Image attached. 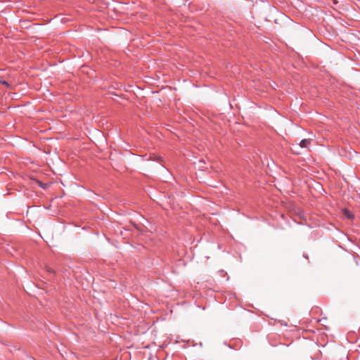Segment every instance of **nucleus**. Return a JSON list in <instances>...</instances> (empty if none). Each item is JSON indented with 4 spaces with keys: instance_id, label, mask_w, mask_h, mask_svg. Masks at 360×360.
I'll list each match as a JSON object with an SVG mask.
<instances>
[{
    "instance_id": "5",
    "label": "nucleus",
    "mask_w": 360,
    "mask_h": 360,
    "mask_svg": "<svg viewBox=\"0 0 360 360\" xmlns=\"http://www.w3.org/2000/svg\"><path fill=\"white\" fill-rule=\"evenodd\" d=\"M0 83H1V84H5V85L8 86V82H6V81H0Z\"/></svg>"
},
{
    "instance_id": "4",
    "label": "nucleus",
    "mask_w": 360,
    "mask_h": 360,
    "mask_svg": "<svg viewBox=\"0 0 360 360\" xmlns=\"http://www.w3.org/2000/svg\"><path fill=\"white\" fill-rule=\"evenodd\" d=\"M326 316H324L323 319H318L317 321L318 322H321L322 321H326Z\"/></svg>"
},
{
    "instance_id": "3",
    "label": "nucleus",
    "mask_w": 360,
    "mask_h": 360,
    "mask_svg": "<svg viewBox=\"0 0 360 360\" xmlns=\"http://www.w3.org/2000/svg\"><path fill=\"white\" fill-rule=\"evenodd\" d=\"M153 157L154 158L153 160L162 161V158L156 155H153Z\"/></svg>"
},
{
    "instance_id": "2",
    "label": "nucleus",
    "mask_w": 360,
    "mask_h": 360,
    "mask_svg": "<svg viewBox=\"0 0 360 360\" xmlns=\"http://www.w3.org/2000/svg\"><path fill=\"white\" fill-rule=\"evenodd\" d=\"M342 212H343L344 216L345 217H347V219H352V213L349 210L345 209V210H342Z\"/></svg>"
},
{
    "instance_id": "1",
    "label": "nucleus",
    "mask_w": 360,
    "mask_h": 360,
    "mask_svg": "<svg viewBox=\"0 0 360 360\" xmlns=\"http://www.w3.org/2000/svg\"><path fill=\"white\" fill-rule=\"evenodd\" d=\"M311 143V139H305L300 141L299 144H297L301 148H307L309 145Z\"/></svg>"
},
{
    "instance_id": "6",
    "label": "nucleus",
    "mask_w": 360,
    "mask_h": 360,
    "mask_svg": "<svg viewBox=\"0 0 360 360\" xmlns=\"http://www.w3.org/2000/svg\"><path fill=\"white\" fill-rule=\"evenodd\" d=\"M318 310H319L318 309H316V311H314V313H315V314H318V313H319V311H318Z\"/></svg>"
}]
</instances>
